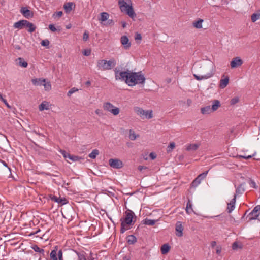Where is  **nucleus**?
Segmentation results:
<instances>
[{"label": "nucleus", "mask_w": 260, "mask_h": 260, "mask_svg": "<svg viewBox=\"0 0 260 260\" xmlns=\"http://www.w3.org/2000/svg\"><path fill=\"white\" fill-rule=\"evenodd\" d=\"M260 18V14L258 13H253L251 15V21L253 22H255L256 20Z\"/></svg>", "instance_id": "nucleus-39"}, {"label": "nucleus", "mask_w": 260, "mask_h": 260, "mask_svg": "<svg viewBox=\"0 0 260 260\" xmlns=\"http://www.w3.org/2000/svg\"><path fill=\"white\" fill-rule=\"evenodd\" d=\"M208 173V171H207L206 172H204L201 174H200V175H199L198 176H197V178L201 180V181L204 179V178H205V177H206L207 174Z\"/></svg>", "instance_id": "nucleus-42"}, {"label": "nucleus", "mask_w": 260, "mask_h": 260, "mask_svg": "<svg viewBox=\"0 0 260 260\" xmlns=\"http://www.w3.org/2000/svg\"><path fill=\"white\" fill-rule=\"evenodd\" d=\"M44 87V89L46 91H49L51 89V84L50 82L46 81L44 82L42 85Z\"/></svg>", "instance_id": "nucleus-36"}, {"label": "nucleus", "mask_w": 260, "mask_h": 260, "mask_svg": "<svg viewBox=\"0 0 260 260\" xmlns=\"http://www.w3.org/2000/svg\"><path fill=\"white\" fill-rule=\"evenodd\" d=\"M99 154V151L98 149H94L88 155V156L92 159L96 158V156Z\"/></svg>", "instance_id": "nucleus-35"}, {"label": "nucleus", "mask_w": 260, "mask_h": 260, "mask_svg": "<svg viewBox=\"0 0 260 260\" xmlns=\"http://www.w3.org/2000/svg\"><path fill=\"white\" fill-rule=\"evenodd\" d=\"M147 168V167L143 166H139L138 167V170L140 171H141L143 169H146Z\"/></svg>", "instance_id": "nucleus-57"}, {"label": "nucleus", "mask_w": 260, "mask_h": 260, "mask_svg": "<svg viewBox=\"0 0 260 260\" xmlns=\"http://www.w3.org/2000/svg\"><path fill=\"white\" fill-rule=\"evenodd\" d=\"M18 59L19 60V64L20 66L23 67L24 68L27 67L28 64L26 61L24 60V59L22 58L19 57Z\"/></svg>", "instance_id": "nucleus-38"}, {"label": "nucleus", "mask_w": 260, "mask_h": 260, "mask_svg": "<svg viewBox=\"0 0 260 260\" xmlns=\"http://www.w3.org/2000/svg\"><path fill=\"white\" fill-rule=\"evenodd\" d=\"M260 215V205L255 206L253 210L250 212L246 216L248 221L252 220L258 219V217Z\"/></svg>", "instance_id": "nucleus-8"}, {"label": "nucleus", "mask_w": 260, "mask_h": 260, "mask_svg": "<svg viewBox=\"0 0 260 260\" xmlns=\"http://www.w3.org/2000/svg\"><path fill=\"white\" fill-rule=\"evenodd\" d=\"M109 15L107 12H102L101 13V17L99 18V21L101 22L105 21L108 20Z\"/></svg>", "instance_id": "nucleus-29"}, {"label": "nucleus", "mask_w": 260, "mask_h": 260, "mask_svg": "<svg viewBox=\"0 0 260 260\" xmlns=\"http://www.w3.org/2000/svg\"><path fill=\"white\" fill-rule=\"evenodd\" d=\"M85 84L87 86H89L91 84V82L90 81H87L86 82Z\"/></svg>", "instance_id": "nucleus-64"}, {"label": "nucleus", "mask_w": 260, "mask_h": 260, "mask_svg": "<svg viewBox=\"0 0 260 260\" xmlns=\"http://www.w3.org/2000/svg\"><path fill=\"white\" fill-rule=\"evenodd\" d=\"M4 104L6 105V106L9 108H11V106L8 104V103L7 102V101H6Z\"/></svg>", "instance_id": "nucleus-62"}, {"label": "nucleus", "mask_w": 260, "mask_h": 260, "mask_svg": "<svg viewBox=\"0 0 260 260\" xmlns=\"http://www.w3.org/2000/svg\"><path fill=\"white\" fill-rule=\"evenodd\" d=\"M75 7V4L72 2H68L66 3L63 5V8L64 9L65 12L67 13H70L73 9V6Z\"/></svg>", "instance_id": "nucleus-19"}, {"label": "nucleus", "mask_w": 260, "mask_h": 260, "mask_svg": "<svg viewBox=\"0 0 260 260\" xmlns=\"http://www.w3.org/2000/svg\"><path fill=\"white\" fill-rule=\"evenodd\" d=\"M208 67L210 69L209 72H207L206 74L202 75H199L196 74H193V75L194 78L198 81H201L202 80L207 79L212 77L214 74L213 65L211 64L210 66H208Z\"/></svg>", "instance_id": "nucleus-6"}, {"label": "nucleus", "mask_w": 260, "mask_h": 260, "mask_svg": "<svg viewBox=\"0 0 260 260\" xmlns=\"http://www.w3.org/2000/svg\"><path fill=\"white\" fill-rule=\"evenodd\" d=\"M31 248L35 252L40 253L43 255H44V250L43 249L39 248L37 245H34L32 246Z\"/></svg>", "instance_id": "nucleus-31"}, {"label": "nucleus", "mask_w": 260, "mask_h": 260, "mask_svg": "<svg viewBox=\"0 0 260 260\" xmlns=\"http://www.w3.org/2000/svg\"><path fill=\"white\" fill-rule=\"evenodd\" d=\"M229 81V78L228 77H226L224 79H222L220 81L219 86L221 88H224L228 84Z\"/></svg>", "instance_id": "nucleus-22"}, {"label": "nucleus", "mask_w": 260, "mask_h": 260, "mask_svg": "<svg viewBox=\"0 0 260 260\" xmlns=\"http://www.w3.org/2000/svg\"><path fill=\"white\" fill-rule=\"evenodd\" d=\"M238 248H242V245L239 244L238 242H235L232 245V249L234 250H237Z\"/></svg>", "instance_id": "nucleus-41"}, {"label": "nucleus", "mask_w": 260, "mask_h": 260, "mask_svg": "<svg viewBox=\"0 0 260 260\" xmlns=\"http://www.w3.org/2000/svg\"><path fill=\"white\" fill-rule=\"evenodd\" d=\"M201 111L203 114H208L212 112V109H211L210 106L202 108Z\"/></svg>", "instance_id": "nucleus-25"}, {"label": "nucleus", "mask_w": 260, "mask_h": 260, "mask_svg": "<svg viewBox=\"0 0 260 260\" xmlns=\"http://www.w3.org/2000/svg\"><path fill=\"white\" fill-rule=\"evenodd\" d=\"M186 212L188 214H190L192 212H193L192 204L191 203V202L189 200L188 201L186 204Z\"/></svg>", "instance_id": "nucleus-33"}, {"label": "nucleus", "mask_w": 260, "mask_h": 260, "mask_svg": "<svg viewBox=\"0 0 260 260\" xmlns=\"http://www.w3.org/2000/svg\"><path fill=\"white\" fill-rule=\"evenodd\" d=\"M76 253L78 255V260H91L88 257H87L84 252H77Z\"/></svg>", "instance_id": "nucleus-27"}, {"label": "nucleus", "mask_w": 260, "mask_h": 260, "mask_svg": "<svg viewBox=\"0 0 260 260\" xmlns=\"http://www.w3.org/2000/svg\"><path fill=\"white\" fill-rule=\"evenodd\" d=\"M253 155H247V156L240 155H238V157L239 158H243L247 159L252 158L253 157Z\"/></svg>", "instance_id": "nucleus-49"}, {"label": "nucleus", "mask_w": 260, "mask_h": 260, "mask_svg": "<svg viewBox=\"0 0 260 260\" xmlns=\"http://www.w3.org/2000/svg\"><path fill=\"white\" fill-rule=\"evenodd\" d=\"M134 217L136 218L134 213L131 210H128L125 212V217L123 222L127 225H131L133 222Z\"/></svg>", "instance_id": "nucleus-10"}, {"label": "nucleus", "mask_w": 260, "mask_h": 260, "mask_svg": "<svg viewBox=\"0 0 260 260\" xmlns=\"http://www.w3.org/2000/svg\"><path fill=\"white\" fill-rule=\"evenodd\" d=\"M200 144H190L186 146V150L188 151H196L200 147Z\"/></svg>", "instance_id": "nucleus-21"}, {"label": "nucleus", "mask_w": 260, "mask_h": 260, "mask_svg": "<svg viewBox=\"0 0 260 260\" xmlns=\"http://www.w3.org/2000/svg\"><path fill=\"white\" fill-rule=\"evenodd\" d=\"M14 27L15 28L22 29L23 27L28 28V31L29 32H32L36 30V26L35 25L31 22H29L26 20H20L14 24Z\"/></svg>", "instance_id": "nucleus-4"}, {"label": "nucleus", "mask_w": 260, "mask_h": 260, "mask_svg": "<svg viewBox=\"0 0 260 260\" xmlns=\"http://www.w3.org/2000/svg\"><path fill=\"white\" fill-rule=\"evenodd\" d=\"M51 199L61 205H64L67 203V200L65 198H58L57 197L55 196H53L51 197Z\"/></svg>", "instance_id": "nucleus-17"}, {"label": "nucleus", "mask_w": 260, "mask_h": 260, "mask_svg": "<svg viewBox=\"0 0 260 260\" xmlns=\"http://www.w3.org/2000/svg\"><path fill=\"white\" fill-rule=\"evenodd\" d=\"M175 230L176 231V235L178 237H181L183 235V228L181 222L178 221L176 223Z\"/></svg>", "instance_id": "nucleus-15"}, {"label": "nucleus", "mask_w": 260, "mask_h": 260, "mask_svg": "<svg viewBox=\"0 0 260 260\" xmlns=\"http://www.w3.org/2000/svg\"><path fill=\"white\" fill-rule=\"evenodd\" d=\"M20 12L25 18H29L33 16L32 12L25 7L21 8Z\"/></svg>", "instance_id": "nucleus-16"}, {"label": "nucleus", "mask_w": 260, "mask_h": 260, "mask_svg": "<svg viewBox=\"0 0 260 260\" xmlns=\"http://www.w3.org/2000/svg\"><path fill=\"white\" fill-rule=\"evenodd\" d=\"M243 63V60L239 57H236L232 59L231 61L230 65L232 68H235L241 66Z\"/></svg>", "instance_id": "nucleus-13"}, {"label": "nucleus", "mask_w": 260, "mask_h": 260, "mask_svg": "<svg viewBox=\"0 0 260 260\" xmlns=\"http://www.w3.org/2000/svg\"><path fill=\"white\" fill-rule=\"evenodd\" d=\"M149 156L152 159H154L156 157L155 154L153 152H151Z\"/></svg>", "instance_id": "nucleus-56"}, {"label": "nucleus", "mask_w": 260, "mask_h": 260, "mask_svg": "<svg viewBox=\"0 0 260 260\" xmlns=\"http://www.w3.org/2000/svg\"><path fill=\"white\" fill-rule=\"evenodd\" d=\"M250 184L254 188H256V185L255 182L254 181H253L252 180H250Z\"/></svg>", "instance_id": "nucleus-55"}, {"label": "nucleus", "mask_w": 260, "mask_h": 260, "mask_svg": "<svg viewBox=\"0 0 260 260\" xmlns=\"http://www.w3.org/2000/svg\"><path fill=\"white\" fill-rule=\"evenodd\" d=\"M201 180L196 177L195 179L192 181L191 186L192 187H196L201 183Z\"/></svg>", "instance_id": "nucleus-40"}, {"label": "nucleus", "mask_w": 260, "mask_h": 260, "mask_svg": "<svg viewBox=\"0 0 260 260\" xmlns=\"http://www.w3.org/2000/svg\"><path fill=\"white\" fill-rule=\"evenodd\" d=\"M203 22V20L202 19H199L198 21H195L193 23V26L198 29H200L202 28V23Z\"/></svg>", "instance_id": "nucleus-26"}, {"label": "nucleus", "mask_w": 260, "mask_h": 260, "mask_svg": "<svg viewBox=\"0 0 260 260\" xmlns=\"http://www.w3.org/2000/svg\"><path fill=\"white\" fill-rule=\"evenodd\" d=\"M244 185V183H241L236 188V192L234 196V198L236 199L237 197L240 196L244 192L245 190Z\"/></svg>", "instance_id": "nucleus-14"}, {"label": "nucleus", "mask_w": 260, "mask_h": 260, "mask_svg": "<svg viewBox=\"0 0 260 260\" xmlns=\"http://www.w3.org/2000/svg\"><path fill=\"white\" fill-rule=\"evenodd\" d=\"M49 44L50 42L47 39L43 40L41 42V44L42 46L46 47L47 48H48Z\"/></svg>", "instance_id": "nucleus-43"}, {"label": "nucleus", "mask_w": 260, "mask_h": 260, "mask_svg": "<svg viewBox=\"0 0 260 260\" xmlns=\"http://www.w3.org/2000/svg\"><path fill=\"white\" fill-rule=\"evenodd\" d=\"M67 158L69 159L72 161H78L81 159V158L78 156L72 155H71L70 154H69V155H68Z\"/></svg>", "instance_id": "nucleus-37"}, {"label": "nucleus", "mask_w": 260, "mask_h": 260, "mask_svg": "<svg viewBox=\"0 0 260 260\" xmlns=\"http://www.w3.org/2000/svg\"><path fill=\"white\" fill-rule=\"evenodd\" d=\"M120 43L125 50H128L131 46V43L126 36H122L120 38Z\"/></svg>", "instance_id": "nucleus-12"}, {"label": "nucleus", "mask_w": 260, "mask_h": 260, "mask_svg": "<svg viewBox=\"0 0 260 260\" xmlns=\"http://www.w3.org/2000/svg\"><path fill=\"white\" fill-rule=\"evenodd\" d=\"M236 199L234 198L230 201V202L228 203V206L226 210L229 213H231L235 208V203Z\"/></svg>", "instance_id": "nucleus-18"}, {"label": "nucleus", "mask_w": 260, "mask_h": 260, "mask_svg": "<svg viewBox=\"0 0 260 260\" xmlns=\"http://www.w3.org/2000/svg\"><path fill=\"white\" fill-rule=\"evenodd\" d=\"M216 245V242L215 241H212L211 243V246H212V247H214Z\"/></svg>", "instance_id": "nucleus-61"}, {"label": "nucleus", "mask_w": 260, "mask_h": 260, "mask_svg": "<svg viewBox=\"0 0 260 260\" xmlns=\"http://www.w3.org/2000/svg\"><path fill=\"white\" fill-rule=\"evenodd\" d=\"M137 241L136 237L134 235H129L127 237V243L129 244H133Z\"/></svg>", "instance_id": "nucleus-32"}, {"label": "nucleus", "mask_w": 260, "mask_h": 260, "mask_svg": "<svg viewBox=\"0 0 260 260\" xmlns=\"http://www.w3.org/2000/svg\"><path fill=\"white\" fill-rule=\"evenodd\" d=\"M103 108L105 110L108 111L114 115H117L119 112L120 110L118 108L114 106L110 102H106L103 104Z\"/></svg>", "instance_id": "nucleus-7"}, {"label": "nucleus", "mask_w": 260, "mask_h": 260, "mask_svg": "<svg viewBox=\"0 0 260 260\" xmlns=\"http://www.w3.org/2000/svg\"><path fill=\"white\" fill-rule=\"evenodd\" d=\"M220 106V102L218 100H214L212 108H211L212 112L216 111Z\"/></svg>", "instance_id": "nucleus-30"}, {"label": "nucleus", "mask_w": 260, "mask_h": 260, "mask_svg": "<svg viewBox=\"0 0 260 260\" xmlns=\"http://www.w3.org/2000/svg\"><path fill=\"white\" fill-rule=\"evenodd\" d=\"M221 248L218 247L217 249L216 250V253L218 254H219L221 253Z\"/></svg>", "instance_id": "nucleus-60"}, {"label": "nucleus", "mask_w": 260, "mask_h": 260, "mask_svg": "<svg viewBox=\"0 0 260 260\" xmlns=\"http://www.w3.org/2000/svg\"><path fill=\"white\" fill-rule=\"evenodd\" d=\"M239 102V98L238 97H235L231 99L230 104L231 105H235Z\"/></svg>", "instance_id": "nucleus-47"}, {"label": "nucleus", "mask_w": 260, "mask_h": 260, "mask_svg": "<svg viewBox=\"0 0 260 260\" xmlns=\"http://www.w3.org/2000/svg\"><path fill=\"white\" fill-rule=\"evenodd\" d=\"M109 164L112 168L114 169H120L123 166L122 161L119 159L111 158L109 160Z\"/></svg>", "instance_id": "nucleus-11"}, {"label": "nucleus", "mask_w": 260, "mask_h": 260, "mask_svg": "<svg viewBox=\"0 0 260 260\" xmlns=\"http://www.w3.org/2000/svg\"><path fill=\"white\" fill-rule=\"evenodd\" d=\"M95 113L100 116H102L103 115V113L102 110L101 109H96L95 111Z\"/></svg>", "instance_id": "nucleus-50"}, {"label": "nucleus", "mask_w": 260, "mask_h": 260, "mask_svg": "<svg viewBox=\"0 0 260 260\" xmlns=\"http://www.w3.org/2000/svg\"><path fill=\"white\" fill-rule=\"evenodd\" d=\"M144 224L148 225H153L156 222L155 220L146 218L144 221Z\"/></svg>", "instance_id": "nucleus-34"}, {"label": "nucleus", "mask_w": 260, "mask_h": 260, "mask_svg": "<svg viewBox=\"0 0 260 260\" xmlns=\"http://www.w3.org/2000/svg\"><path fill=\"white\" fill-rule=\"evenodd\" d=\"M91 53V51L90 50H85L83 51V54L85 56H89Z\"/></svg>", "instance_id": "nucleus-53"}, {"label": "nucleus", "mask_w": 260, "mask_h": 260, "mask_svg": "<svg viewBox=\"0 0 260 260\" xmlns=\"http://www.w3.org/2000/svg\"><path fill=\"white\" fill-rule=\"evenodd\" d=\"M60 152L65 158H67L68 155L69 153L66 152L64 150H60Z\"/></svg>", "instance_id": "nucleus-52"}, {"label": "nucleus", "mask_w": 260, "mask_h": 260, "mask_svg": "<svg viewBox=\"0 0 260 260\" xmlns=\"http://www.w3.org/2000/svg\"><path fill=\"white\" fill-rule=\"evenodd\" d=\"M50 258L52 260H63L62 250H57L56 246L50 253Z\"/></svg>", "instance_id": "nucleus-9"}, {"label": "nucleus", "mask_w": 260, "mask_h": 260, "mask_svg": "<svg viewBox=\"0 0 260 260\" xmlns=\"http://www.w3.org/2000/svg\"><path fill=\"white\" fill-rule=\"evenodd\" d=\"M170 246L168 244H164L161 247V252L162 254H166L170 250Z\"/></svg>", "instance_id": "nucleus-23"}, {"label": "nucleus", "mask_w": 260, "mask_h": 260, "mask_svg": "<svg viewBox=\"0 0 260 260\" xmlns=\"http://www.w3.org/2000/svg\"><path fill=\"white\" fill-rule=\"evenodd\" d=\"M49 109V103L46 101L43 102L39 106V109L42 111L44 110H48Z\"/></svg>", "instance_id": "nucleus-24"}, {"label": "nucleus", "mask_w": 260, "mask_h": 260, "mask_svg": "<svg viewBox=\"0 0 260 260\" xmlns=\"http://www.w3.org/2000/svg\"><path fill=\"white\" fill-rule=\"evenodd\" d=\"M127 225L125 223L123 222H122L121 223V229H120V232L121 233H123L125 232L126 230H127L128 229L125 228V226Z\"/></svg>", "instance_id": "nucleus-45"}, {"label": "nucleus", "mask_w": 260, "mask_h": 260, "mask_svg": "<svg viewBox=\"0 0 260 260\" xmlns=\"http://www.w3.org/2000/svg\"><path fill=\"white\" fill-rule=\"evenodd\" d=\"M46 81L45 79L36 78L31 80L32 84L35 86H41L43 83Z\"/></svg>", "instance_id": "nucleus-20"}, {"label": "nucleus", "mask_w": 260, "mask_h": 260, "mask_svg": "<svg viewBox=\"0 0 260 260\" xmlns=\"http://www.w3.org/2000/svg\"><path fill=\"white\" fill-rule=\"evenodd\" d=\"M78 91V89L75 87L71 88L67 93V95L70 96L73 93Z\"/></svg>", "instance_id": "nucleus-44"}, {"label": "nucleus", "mask_w": 260, "mask_h": 260, "mask_svg": "<svg viewBox=\"0 0 260 260\" xmlns=\"http://www.w3.org/2000/svg\"><path fill=\"white\" fill-rule=\"evenodd\" d=\"M175 145L174 142H172L170 143V145L168 146L167 148V151H171L172 149L175 148Z\"/></svg>", "instance_id": "nucleus-46"}, {"label": "nucleus", "mask_w": 260, "mask_h": 260, "mask_svg": "<svg viewBox=\"0 0 260 260\" xmlns=\"http://www.w3.org/2000/svg\"><path fill=\"white\" fill-rule=\"evenodd\" d=\"M129 4H127L124 0H119L118 5L120 9L122 12L125 13L131 18H134L136 14L135 13L131 0H128Z\"/></svg>", "instance_id": "nucleus-3"}, {"label": "nucleus", "mask_w": 260, "mask_h": 260, "mask_svg": "<svg viewBox=\"0 0 260 260\" xmlns=\"http://www.w3.org/2000/svg\"><path fill=\"white\" fill-rule=\"evenodd\" d=\"M135 39L136 40H141L142 39V36H141V34L137 33L135 36Z\"/></svg>", "instance_id": "nucleus-54"}, {"label": "nucleus", "mask_w": 260, "mask_h": 260, "mask_svg": "<svg viewBox=\"0 0 260 260\" xmlns=\"http://www.w3.org/2000/svg\"><path fill=\"white\" fill-rule=\"evenodd\" d=\"M122 26L123 28H125L126 26V23L125 22H122Z\"/></svg>", "instance_id": "nucleus-63"}, {"label": "nucleus", "mask_w": 260, "mask_h": 260, "mask_svg": "<svg viewBox=\"0 0 260 260\" xmlns=\"http://www.w3.org/2000/svg\"><path fill=\"white\" fill-rule=\"evenodd\" d=\"M116 64V61L114 58H111L108 61L100 59L97 61L96 67L99 70L106 71L111 70Z\"/></svg>", "instance_id": "nucleus-2"}, {"label": "nucleus", "mask_w": 260, "mask_h": 260, "mask_svg": "<svg viewBox=\"0 0 260 260\" xmlns=\"http://www.w3.org/2000/svg\"><path fill=\"white\" fill-rule=\"evenodd\" d=\"M129 133V138L131 140H135L139 137V135L136 134L135 132L132 129H130Z\"/></svg>", "instance_id": "nucleus-28"}, {"label": "nucleus", "mask_w": 260, "mask_h": 260, "mask_svg": "<svg viewBox=\"0 0 260 260\" xmlns=\"http://www.w3.org/2000/svg\"><path fill=\"white\" fill-rule=\"evenodd\" d=\"M89 39V34L87 31H85L83 35V40L86 41Z\"/></svg>", "instance_id": "nucleus-48"}, {"label": "nucleus", "mask_w": 260, "mask_h": 260, "mask_svg": "<svg viewBox=\"0 0 260 260\" xmlns=\"http://www.w3.org/2000/svg\"><path fill=\"white\" fill-rule=\"evenodd\" d=\"M123 260H130V256L129 255H125L123 257Z\"/></svg>", "instance_id": "nucleus-59"}, {"label": "nucleus", "mask_w": 260, "mask_h": 260, "mask_svg": "<svg viewBox=\"0 0 260 260\" xmlns=\"http://www.w3.org/2000/svg\"><path fill=\"white\" fill-rule=\"evenodd\" d=\"M115 79L124 81L129 86L138 84H144L145 78L141 72H133L129 70L119 72L115 69Z\"/></svg>", "instance_id": "nucleus-1"}, {"label": "nucleus", "mask_w": 260, "mask_h": 260, "mask_svg": "<svg viewBox=\"0 0 260 260\" xmlns=\"http://www.w3.org/2000/svg\"><path fill=\"white\" fill-rule=\"evenodd\" d=\"M134 110L135 112L142 119H149L153 117V111L151 110H145L139 107H135Z\"/></svg>", "instance_id": "nucleus-5"}, {"label": "nucleus", "mask_w": 260, "mask_h": 260, "mask_svg": "<svg viewBox=\"0 0 260 260\" xmlns=\"http://www.w3.org/2000/svg\"><path fill=\"white\" fill-rule=\"evenodd\" d=\"M49 28L53 32H55L57 30L56 28L53 24H50L49 25Z\"/></svg>", "instance_id": "nucleus-51"}, {"label": "nucleus", "mask_w": 260, "mask_h": 260, "mask_svg": "<svg viewBox=\"0 0 260 260\" xmlns=\"http://www.w3.org/2000/svg\"><path fill=\"white\" fill-rule=\"evenodd\" d=\"M56 15L58 17H61L62 15V11H58L56 13Z\"/></svg>", "instance_id": "nucleus-58"}]
</instances>
